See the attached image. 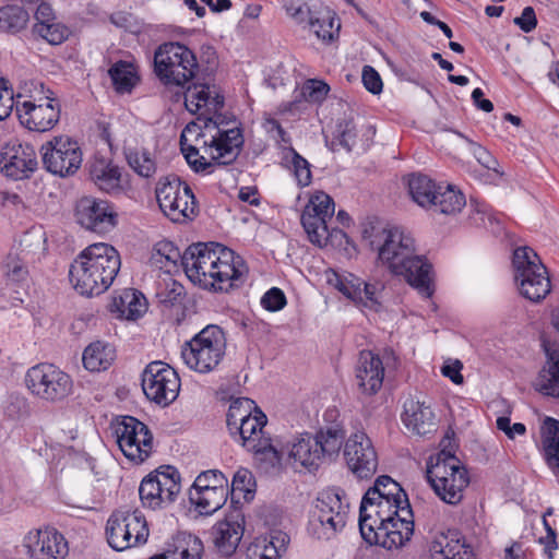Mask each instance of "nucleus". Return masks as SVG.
<instances>
[{"mask_svg":"<svg viewBox=\"0 0 559 559\" xmlns=\"http://www.w3.org/2000/svg\"><path fill=\"white\" fill-rule=\"evenodd\" d=\"M183 271L199 287L228 293L240 287L248 274L242 259L218 242H198L183 252Z\"/></svg>","mask_w":559,"mask_h":559,"instance_id":"nucleus-1","label":"nucleus"},{"mask_svg":"<svg viewBox=\"0 0 559 559\" xmlns=\"http://www.w3.org/2000/svg\"><path fill=\"white\" fill-rule=\"evenodd\" d=\"M383 242L378 248V260L395 274L401 275L423 297L435 293L432 265L416 254L414 238L400 228L382 230Z\"/></svg>","mask_w":559,"mask_h":559,"instance_id":"nucleus-2","label":"nucleus"},{"mask_svg":"<svg viewBox=\"0 0 559 559\" xmlns=\"http://www.w3.org/2000/svg\"><path fill=\"white\" fill-rule=\"evenodd\" d=\"M121 266L118 251L110 245L97 242L86 247L71 263L69 278L83 296H98L112 284Z\"/></svg>","mask_w":559,"mask_h":559,"instance_id":"nucleus-3","label":"nucleus"},{"mask_svg":"<svg viewBox=\"0 0 559 559\" xmlns=\"http://www.w3.org/2000/svg\"><path fill=\"white\" fill-rule=\"evenodd\" d=\"M218 116L214 121L216 133L211 136L210 141H203V147L210 156L207 160L204 156L199 155V150L193 145H187L180 136L181 152L192 168L198 174L210 175L214 171L215 166L231 165L239 156L243 146V134L240 126L225 128L224 120Z\"/></svg>","mask_w":559,"mask_h":559,"instance_id":"nucleus-4","label":"nucleus"},{"mask_svg":"<svg viewBox=\"0 0 559 559\" xmlns=\"http://www.w3.org/2000/svg\"><path fill=\"white\" fill-rule=\"evenodd\" d=\"M426 477L436 495L452 506L462 501L463 492L469 484L467 469L447 447L437 454L436 463L428 465Z\"/></svg>","mask_w":559,"mask_h":559,"instance_id":"nucleus-5","label":"nucleus"},{"mask_svg":"<svg viewBox=\"0 0 559 559\" xmlns=\"http://www.w3.org/2000/svg\"><path fill=\"white\" fill-rule=\"evenodd\" d=\"M199 63L194 52L180 43H164L154 53V73L166 86L185 85L194 79Z\"/></svg>","mask_w":559,"mask_h":559,"instance_id":"nucleus-6","label":"nucleus"},{"mask_svg":"<svg viewBox=\"0 0 559 559\" xmlns=\"http://www.w3.org/2000/svg\"><path fill=\"white\" fill-rule=\"evenodd\" d=\"M225 355V336L218 325L210 324L187 342L181 350L185 364L200 373L213 371Z\"/></svg>","mask_w":559,"mask_h":559,"instance_id":"nucleus-7","label":"nucleus"},{"mask_svg":"<svg viewBox=\"0 0 559 559\" xmlns=\"http://www.w3.org/2000/svg\"><path fill=\"white\" fill-rule=\"evenodd\" d=\"M514 280L521 295L538 302L550 293V280L546 266L530 247H519L513 252Z\"/></svg>","mask_w":559,"mask_h":559,"instance_id":"nucleus-8","label":"nucleus"},{"mask_svg":"<svg viewBox=\"0 0 559 559\" xmlns=\"http://www.w3.org/2000/svg\"><path fill=\"white\" fill-rule=\"evenodd\" d=\"M180 473L164 465L145 476L139 487L142 504L152 510L164 509L175 502L181 490Z\"/></svg>","mask_w":559,"mask_h":559,"instance_id":"nucleus-9","label":"nucleus"},{"mask_svg":"<svg viewBox=\"0 0 559 559\" xmlns=\"http://www.w3.org/2000/svg\"><path fill=\"white\" fill-rule=\"evenodd\" d=\"M28 390L41 400L58 402L72 393L71 377L53 364L40 362L31 367L25 376Z\"/></svg>","mask_w":559,"mask_h":559,"instance_id":"nucleus-10","label":"nucleus"},{"mask_svg":"<svg viewBox=\"0 0 559 559\" xmlns=\"http://www.w3.org/2000/svg\"><path fill=\"white\" fill-rule=\"evenodd\" d=\"M40 154L44 168L61 178L73 176L83 160L78 141L69 135L53 136L41 145Z\"/></svg>","mask_w":559,"mask_h":559,"instance_id":"nucleus-11","label":"nucleus"},{"mask_svg":"<svg viewBox=\"0 0 559 559\" xmlns=\"http://www.w3.org/2000/svg\"><path fill=\"white\" fill-rule=\"evenodd\" d=\"M114 432L123 455L136 464L153 452V435L148 427L133 416H122L114 425Z\"/></svg>","mask_w":559,"mask_h":559,"instance_id":"nucleus-12","label":"nucleus"},{"mask_svg":"<svg viewBox=\"0 0 559 559\" xmlns=\"http://www.w3.org/2000/svg\"><path fill=\"white\" fill-rule=\"evenodd\" d=\"M142 389L145 396L160 406H168L179 393L180 379L174 368L156 360L142 372Z\"/></svg>","mask_w":559,"mask_h":559,"instance_id":"nucleus-13","label":"nucleus"},{"mask_svg":"<svg viewBox=\"0 0 559 559\" xmlns=\"http://www.w3.org/2000/svg\"><path fill=\"white\" fill-rule=\"evenodd\" d=\"M348 506L337 493H325L317 499L310 515V527L318 538L330 539L346 524Z\"/></svg>","mask_w":559,"mask_h":559,"instance_id":"nucleus-14","label":"nucleus"},{"mask_svg":"<svg viewBox=\"0 0 559 559\" xmlns=\"http://www.w3.org/2000/svg\"><path fill=\"white\" fill-rule=\"evenodd\" d=\"M335 203L324 191H317L302 211L300 221L312 243L320 247L326 245L330 237L328 222L332 219Z\"/></svg>","mask_w":559,"mask_h":559,"instance_id":"nucleus-15","label":"nucleus"},{"mask_svg":"<svg viewBox=\"0 0 559 559\" xmlns=\"http://www.w3.org/2000/svg\"><path fill=\"white\" fill-rule=\"evenodd\" d=\"M40 97L17 102L16 115L20 123L29 131L46 132L51 130L60 119L61 107L53 93Z\"/></svg>","mask_w":559,"mask_h":559,"instance_id":"nucleus-16","label":"nucleus"},{"mask_svg":"<svg viewBox=\"0 0 559 559\" xmlns=\"http://www.w3.org/2000/svg\"><path fill=\"white\" fill-rule=\"evenodd\" d=\"M266 421V416L258 409L254 415L249 416L234 427L231 436L238 438L247 450L260 454L262 460H267L272 466H276L282 460L281 452L273 447L270 439L259 437Z\"/></svg>","mask_w":559,"mask_h":559,"instance_id":"nucleus-17","label":"nucleus"},{"mask_svg":"<svg viewBox=\"0 0 559 559\" xmlns=\"http://www.w3.org/2000/svg\"><path fill=\"white\" fill-rule=\"evenodd\" d=\"M344 457L348 469L358 479H369L378 469L377 451L371 439L364 431L349 436L344 444Z\"/></svg>","mask_w":559,"mask_h":559,"instance_id":"nucleus-18","label":"nucleus"},{"mask_svg":"<svg viewBox=\"0 0 559 559\" xmlns=\"http://www.w3.org/2000/svg\"><path fill=\"white\" fill-rule=\"evenodd\" d=\"M75 219L87 230L105 234L114 229L118 223V214L107 200L83 197L75 205Z\"/></svg>","mask_w":559,"mask_h":559,"instance_id":"nucleus-19","label":"nucleus"},{"mask_svg":"<svg viewBox=\"0 0 559 559\" xmlns=\"http://www.w3.org/2000/svg\"><path fill=\"white\" fill-rule=\"evenodd\" d=\"M209 473H201L195 478L189 492L190 501L195 506L200 514L210 515L219 510L227 501L228 497V479L225 475H218L217 481H213V486L206 484ZM215 477V474H212ZM217 477V475H216Z\"/></svg>","mask_w":559,"mask_h":559,"instance_id":"nucleus-20","label":"nucleus"},{"mask_svg":"<svg viewBox=\"0 0 559 559\" xmlns=\"http://www.w3.org/2000/svg\"><path fill=\"white\" fill-rule=\"evenodd\" d=\"M0 165L7 177L21 180L28 178L36 170L38 163L32 145L13 140L2 147Z\"/></svg>","mask_w":559,"mask_h":559,"instance_id":"nucleus-21","label":"nucleus"},{"mask_svg":"<svg viewBox=\"0 0 559 559\" xmlns=\"http://www.w3.org/2000/svg\"><path fill=\"white\" fill-rule=\"evenodd\" d=\"M413 533V518L402 513L390 520V523L368 527L367 537L364 540L369 545H379L385 549H393L404 546L411 539Z\"/></svg>","mask_w":559,"mask_h":559,"instance_id":"nucleus-22","label":"nucleus"},{"mask_svg":"<svg viewBox=\"0 0 559 559\" xmlns=\"http://www.w3.org/2000/svg\"><path fill=\"white\" fill-rule=\"evenodd\" d=\"M405 513L413 518L411 506L406 508V503H397L392 500H376L365 503V496L360 502L359 509V531L362 538L367 537L368 527L381 526L390 523V520Z\"/></svg>","mask_w":559,"mask_h":559,"instance_id":"nucleus-23","label":"nucleus"},{"mask_svg":"<svg viewBox=\"0 0 559 559\" xmlns=\"http://www.w3.org/2000/svg\"><path fill=\"white\" fill-rule=\"evenodd\" d=\"M25 547L31 559H63L69 551L66 538L55 528L29 533Z\"/></svg>","mask_w":559,"mask_h":559,"instance_id":"nucleus-24","label":"nucleus"},{"mask_svg":"<svg viewBox=\"0 0 559 559\" xmlns=\"http://www.w3.org/2000/svg\"><path fill=\"white\" fill-rule=\"evenodd\" d=\"M245 533V515L235 508L223 521L212 527V537L218 552L225 557L235 554Z\"/></svg>","mask_w":559,"mask_h":559,"instance_id":"nucleus-25","label":"nucleus"},{"mask_svg":"<svg viewBox=\"0 0 559 559\" xmlns=\"http://www.w3.org/2000/svg\"><path fill=\"white\" fill-rule=\"evenodd\" d=\"M430 559H475L472 547L456 530L436 534L429 544Z\"/></svg>","mask_w":559,"mask_h":559,"instance_id":"nucleus-26","label":"nucleus"},{"mask_svg":"<svg viewBox=\"0 0 559 559\" xmlns=\"http://www.w3.org/2000/svg\"><path fill=\"white\" fill-rule=\"evenodd\" d=\"M384 367L381 358L370 350H362L356 366L358 389L367 395L376 394L382 386Z\"/></svg>","mask_w":559,"mask_h":559,"instance_id":"nucleus-27","label":"nucleus"},{"mask_svg":"<svg viewBox=\"0 0 559 559\" xmlns=\"http://www.w3.org/2000/svg\"><path fill=\"white\" fill-rule=\"evenodd\" d=\"M335 287L358 306L373 311H378L381 307V302L377 297V285L367 283L352 273L345 277L337 276Z\"/></svg>","mask_w":559,"mask_h":559,"instance_id":"nucleus-28","label":"nucleus"},{"mask_svg":"<svg viewBox=\"0 0 559 559\" xmlns=\"http://www.w3.org/2000/svg\"><path fill=\"white\" fill-rule=\"evenodd\" d=\"M402 419L407 429L418 436H426L436 428L435 414L430 406L413 399L405 401Z\"/></svg>","mask_w":559,"mask_h":559,"instance_id":"nucleus-29","label":"nucleus"},{"mask_svg":"<svg viewBox=\"0 0 559 559\" xmlns=\"http://www.w3.org/2000/svg\"><path fill=\"white\" fill-rule=\"evenodd\" d=\"M546 362L535 382L536 390L544 395L559 397V347L546 346Z\"/></svg>","mask_w":559,"mask_h":559,"instance_id":"nucleus-30","label":"nucleus"},{"mask_svg":"<svg viewBox=\"0 0 559 559\" xmlns=\"http://www.w3.org/2000/svg\"><path fill=\"white\" fill-rule=\"evenodd\" d=\"M318 444L314 435L302 433L293 442L289 457L309 471L318 469L324 463Z\"/></svg>","mask_w":559,"mask_h":559,"instance_id":"nucleus-31","label":"nucleus"},{"mask_svg":"<svg viewBox=\"0 0 559 559\" xmlns=\"http://www.w3.org/2000/svg\"><path fill=\"white\" fill-rule=\"evenodd\" d=\"M203 551L201 539L193 535H178L166 544L162 554L148 559H200Z\"/></svg>","mask_w":559,"mask_h":559,"instance_id":"nucleus-32","label":"nucleus"},{"mask_svg":"<svg viewBox=\"0 0 559 559\" xmlns=\"http://www.w3.org/2000/svg\"><path fill=\"white\" fill-rule=\"evenodd\" d=\"M90 175L102 191L119 193L122 190L120 168L105 158L94 159L90 167Z\"/></svg>","mask_w":559,"mask_h":559,"instance_id":"nucleus-33","label":"nucleus"},{"mask_svg":"<svg viewBox=\"0 0 559 559\" xmlns=\"http://www.w3.org/2000/svg\"><path fill=\"white\" fill-rule=\"evenodd\" d=\"M365 496V503L376 500H392L397 503H406V508L409 507L408 497L405 490L396 483L393 478L388 475L379 476L374 485L370 487Z\"/></svg>","mask_w":559,"mask_h":559,"instance_id":"nucleus-34","label":"nucleus"},{"mask_svg":"<svg viewBox=\"0 0 559 559\" xmlns=\"http://www.w3.org/2000/svg\"><path fill=\"white\" fill-rule=\"evenodd\" d=\"M116 358L114 346L108 343L96 341L91 343L83 352V366L92 372H99L108 369Z\"/></svg>","mask_w":559,"mask_h":559,"instance_id":"nucleus-35","label":"nucleus"},{"mask_svg":"<svg viewBox=\"0 0 559 559\" xmlns=\"http://www.w3.org/2000/svg\"><path fill=\"white\" fill-rule=\"evenodd\" d=\"M167 207H163V213L173 222H185L192 218L198 211V203L195 197L188 185H183L182 192H180L175 200H171Z\"/></svg>","mask_w":559,"mask_h":559,"instance_id":"nucleus-36","label":"nucleus"},{"mask_svg":"<svg viewBox=\"0 0 559 559\" xmlns=\"http://www.w3.org/2000/svg\"><path fill=\"white\" fill-rule=\"evenodd\" d=\"M106 537L109 546L117 551H122L132 547V542H130V532L127 527L124 510H117L109 516L106 524Z\"/></svg>","mask_w":559,"mask_h":559,"instance_id":"nucleus-37","label":"nucleus"},{"mask_svg":"<svg viewBox=\"0 0 559 559\" xmlns=\"http://www.w3.org/2000/svg\"><path fill=\"white\" fill-rule=\"evenodd\" d=\"M465 205V195L449 185L445 188L439 187L437 194L433 197V203H430L428 209L441 214L452 215L461 212Z\"/></svg>","mask_w":559,"mask_h":559,"instance_id":"nucleus-38","label":"nucleus"},{"mask_svg":"<svg viewBox=\"0 0 559 559\" xmlns=\"http://www.w3.org/2000/svg\"><path fill=\"white\" fill-rule=\"evenodd\" d=\"M314 437L318 440L319 450L325 463L326 461H332L338 454L346 435L342 427L333 425L325 429H320Z\"/></svg>","mask_w":559,"mask_h":559,"instance_id":"nucleus-39","label":"nucleus"},{"mask_svg":"<svg viewBox=\"0 0 559 559\" xmlns=\"http://www.w3.org/2000/svg\"><path fill=\"white\" fill-rule=\"evenodd\" d=\"M114 306L129 320L138 319L146 310L145 297L134 288H127L119 296H115Z\"/></svg>","mask_w":559,"mask_h":559,"instance_id":"nucleus-40","label":"nucleus"},{"mask_svg":"<svg viewBox=\"0 0 559 559\" xmlns=\"http://www.w3.org/2000/svg\"><path fill=\"white\" fill-rule=\"evenodd\" d=\"M287 535L281 532L267 538H257L249 545L246 551L247 559H280L281 548L284 546Z\"/></svg>","mask_w":559,"mask_h":559,"instance_id":"nucleus-41","label":"nucleus"},{"mask_svg":"<svg viewBox=\"0 0 559 559\" xmlns=\"http://www.w3.org/2000/svg\"><path fill=\"white\" fill-rule=\"evenodd\" d=\"M112 85L118 93H130L140 78L132 62L119 60L108 70Z\"/></svg>","mask_w":559,"mask_h":559,"instance_id":"nucleus-42","label":"nucleus"},{"mask_svg":"<svg viewBox=\"0 0 559 559\" xmlns=\"http://www.w3.org/2000/svg\"><path fill=\"white\" fill-rule=\"evenodd\" d=\"M440 185H437L426 175H412L408 180V191L412 199L421 207L433 203V197L437 194Z\"/></svg>","mask_w":559,"mask_h":559,"instance_id":"nucleus-43","label":"nucleus"},{"mask_svg":"<svg viewBox=\"0 0 559 559\" xmlns=\"http://www.w3.org/2000/svg\"><path fill=\"white\" fill-rule=\"evenodd\" d=\"M543 447L548 465L559 472V420L551 417L545 419Z\"/></svg>","mask_w":559,"mask_h":559,"instance_id":"nucleus-44","label":"nucleus"},{"mask_svg":"<svg viewBox=\"0 0 559 559\" xmlns=\"http://www.w3.org/2000/svg\"><path fill=\"white\" fill-rule=\"evenodd\" d=\"M152 261L159 269L168 273L176 269L180 262L183 267V253L169 240H160L155 243L152 252Z\"/></svg>","mask_w":559,"mask_h":559,"instance_id":"nucleus-45","label":"nucleus"},{"mask_svg":"<svg viewBox=\"0 0 559 559\" xmlns=\"http://www.w3.org/2000/svg\"><path fill=\"white\" fill-rule=\"evenodd\" d=\"M29 21V13L16 4L0 8V32L17 34L23 31Z\"/></svg>","mask_w":559,"mask_h":559,"instance_id":"nucleus-46","label":"nucleus"},{"mask_svg":"<svg viewBox=\"0 0 559 559\" xmlns=\"http://www.w3.org/2000/svg\"><path fill=\"white\" fill-rule=\"evenodd\" d=\"M128 165L141 177L150 178L156 173V163L146 148L124 151Z\"/></svg>","mask_w":559,"mask_h":559,"instance_id":"nucleus-47","label":"nucleus"},{"mask_svg":"<svg viewBox=\"0 0 559 559\" xmlns=\"http://www.w3.org/2000/svg\"><path fill=\"white\" fill-rule=\"evenodd\" d=\"M309 24L311 28H313L318 38L328 44L338 36L341 28V23L336 17V14L331 11H326V13L321 17H314L311 15Z\"/></svg>","mask_w":559,"mask_h":559,"instance_id":"nucleus-48","label":"nucleus"},{"mask_svg":"<svg viewBox=\"0 0 559 559\" xmlns=\"http://www.w3.org/2000/svg\"><path fill=\"white\" fill-rule=\"evenodd\" d=\"M183 185L187 183L181 181V179L175 174L159 178L155 193L160 210L163 207H167V204L182 192Z\"/></svg>","mask_w":559,"mask_h":559,"instance_id":"nucleus-49","label":"nucleus"},{"mask_svg":"<svg viewBox=\"0 0 559 559\" xmlns=\"http://www.w3.org/2000/svg\"><path fill=\"white\" fill-rule=\"evenodd\" d=\"M254 401L248 397H238L231 401L226 414V424L230 433H234V427L240 421L252 415V411H258Z\"/></svg>","mask_w":559,"mask_h":559,"instance_id":"nucleus-50","label":"nucleus"},{"mask_svg":"<svg viewBox=\"0 0 559 559\" xmlns=\"http://www.w3.org/2000/svg\"><path fill=\"white\" fill-rule=\"evenodd\" d=\"M357 132L353 120H341L336 124L334 139L326 145L331 151L335 152L337 146L345 148L347 152L353 150L356 143Z\"/></svg>","mask_w":559,"mask_h":559,"instance_id":"nucleus-51","label":"nucleus"},{"mask_svg":"<svg viewBox=\"0 0 559 559\" xmlns=\"http://www.w3.org/2000/svg\"><path fill=\"white\" fill-rule=\"evenodd\" d=\"M124 516L132 547L144 544L148 536V527L142 512L139 510H124Z\"/></svg>","mask_w":559,"mask_h":559,"instance_id":"nucleus-52","label":"nucleus"},{"mask_svg":"<svg viewBox=\"0 0 559 559\" xmlns=\"http://www.w3.org/2000/svg\"><path fill=\"white\" fill-rule=\"evenodd\" d=\"M33 33L50 45H60L69 38L71 31L63 23L55 20L51 23L45 24V26L34 24Z\"/></svg>","mask_w":559,"mask_h":559,"instance_id":"nucleus-53","label":"nucleus"},{"mask_svg":"<svg viewBox=\"0 0 559 559\" xmlns=\"http://www.w3.org/2000/svg\"><path fill=\"white\" fill-rule=\"evenodd\" d=\"M186 106L190 111H197L211 102L210 87L206 84L194 82L185 94Z\"/></svg>","mask_w":559,"mask_h":559,"instance_id":"nucleus-54","label":"nucleus"},{"mask_svg":"<svg viewBox=\"0 0 559 559\" xmlns=\"http://www.w3.org/2000/svg\"><path fill=\"white\" fill-rule=\"evenodd\" d=\"M185 296L186 289L183 285L175 280H171L169 283H165V285L159 287L156 293L158 301L165 307L181 305L183 302Z\"/></svg>","mask_w":559,"mask_h":559,"instance_id":"nucleus-55","label":"nucleus"},{"mask_svg":"<svg viewBox=\"0 0 559 559\" xmlns=\"http://www.w3.org/2000/svg\"><path fill=\"white\" fill-rule=\"evenodd\" d=\"M255 480L252 473L247 468H239L231 481V502L236 492L243 493L246 500H251L254 493Z\"/></svg>","mask_w":559,"mask_h":559,"instance_id":"nucleus-56","label":"nucleus"},{"mask_svg":"<svg viewBox=\"0 0 559 559\" xmlns=\"http://www.w3.org/2000/svg\"><path fill=\"white\" fill-rule=\"evenodd\" d=\"M330 92V86L321 80L310 79L307 80L300 91V97L309 103H322L328 93Z\"/></svg>","mask_w":559,"mask_h":559,"instance_id":"nucleus-57","label":"nucleus"},{"mask_svg":"<svg viewBox=\"0 0 559 559\" xmlns=\"http://www.w3.org/2000/svg\"><path fill=\"white\" fill-rule=\"evenodd\" d=\"M21 96V94H17V99H15L10 82L4 78H0V121L7 119L11 115L13 108L16 109V105L17 102H20Z\"/></svg>","mask_w":559,"mask_h":559,"instance_id":"nucleus-58","label":"nucleus"},{"mask_svg":"<svg viewBox=\"0 0 559 559\" xmlns=\"http://www.w3.org/2000/svg\"><path fill=\"white\" fill-rule=\"evenodd\" d=\"M289 153L292 154V166L297 183L300 187L309 186L312 180L309 162L293 147L289 148Z\"/></svg>","mask_w":559,"mask_h":559,"instance_id":"nucleus-59","label":"nucleus"},{"mask_svg":"<svg viewBox=\"0 0 559 559\" xmlns=\"http://www.w3.org/2000/svg\"><path fill=\"white\" fill-rule=\"evenodd\" d=\"M4 267L7 277L14 283H21L27 278V266L17 254L9 253Z\"/></svg>","mask_w":559,"mask_h":559,"instance_id":"nucleus-60","label":"nucleus"},{"mask_svg":"<svg viewBox=\"0 0 559 559\" xmlns=\"http://www.w3.org/2000/svg\"><path fill=\"white\" fill-rule=\"evenodd\" d=\"M287 304L284 292L278 287H272L261 298L262 307L271 312L282 310Z\"/></svg>","mask_w":559,"mask_h":559,"instance_id":"nucleus-61","label":"nucleus"},{"mask_svg":"<svg viewBox=\"0 0 559 559\" xmlns=\"http://www.w3.org/2000/svg\"><path fill=\"white\" fill-rule=\"evenodd\" d=\"M361 80L366 90L374 95L380 94L383 88V83L378 71L371 66H364L361 72Z\"/></svg>","mask_w":559,"mask_h":559,"instance_id":"nucleus-62","label":"nucleus"},{"mask_svg":"<svg viewBox=\"0 0 559 559\" xmlns=\"http://www.w3.org/2000/svg\"><path fill=\"white\" fill-rule=\"evenodd\" d=\"M456 133H457V135H460L461 138L465 139L468 142L474 156L476 157V159L478 160V163L480 165H483L487 169H493V170L496 169L495 166L497 165V160L491 156V154L485 147H483L480 144L469 140L468 138L463 135L461 132H456Z\"/></svg>","mask_w":559,"mask_h":559,"instance_id":"nucleus-63","label":"nucleus"},{"mask_svg":"<svg viewBox=\"0 0 559 559\" xmlns=\"http://www.w3.org/2000/svg\"><path fill=\"white\" fill-rule=\"evenodd\" d=\"M110 22L127 32H135L136 21L133 14L124 11H118L110 15Z\"/></svg>","mask_w":559,"mask_h":559,"instance_id":"nucleus-64","label":"nucleus"}]
</instances>
